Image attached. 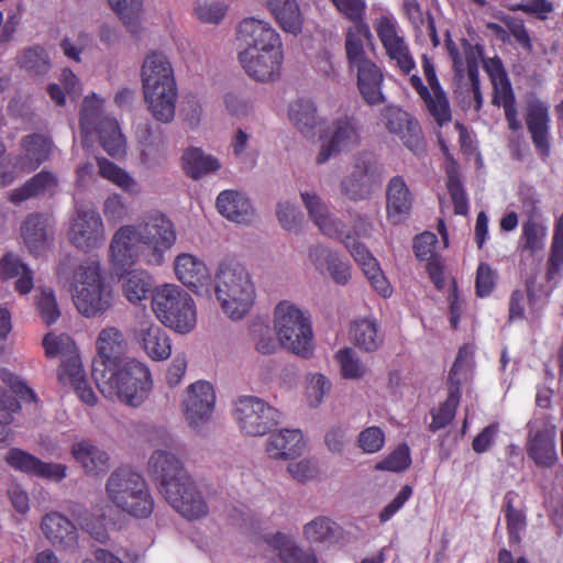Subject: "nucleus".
I'll list each match as a JSON object with an SVG mask.
<instances>
[{
	"label": "nucleus",
	"mask_w": 563,
	"mask_h": 563,
	"mask_svg": "<svg viewBox=\"0 0 563 563\" xmlns=\"http://www.w3.org/2000/svg\"><path fill=\"white\" fill-rule=\"evenodd\" d=\"M75 460L81 464L86 473L98 475L109 468V455L90 441H80L71 448Z\"/></svg>",
	"instance_id": "obj_39"
},
{
	"label": "nucleus",
	"mask_w": 563,
	"mask_h": 563,
	"mask_svg": "<svg viewBox=\"0 0 563 563\" xmlns=\"http://www.w3.org/2000/svg\"><path fill=\"white\" fill-rule=\"evenodd\" d=\"M125 340L122 332L114 328L108 327L100 331L97 341V357L92 362V371L96 367L104 366L106 371L119 365L118 361L125 350Z\"/></svg>",
	"instance_id": "obj_28"
},
{
	"label": "nucleus",
	"mask_w": 563,
	"mask_h": 563,
	"mask_svg": "<svg viewBox=\"0 0 563 563\" xmlns=\"http://www.w3.org/2000/svg\"><path fill=\"white\" fill-rule=\"evenodd\" d=\"M0 378L11 389V393L0 391V421L11 424L13 421L12 415L21 409L15 396L25 402L36 404L38 399L35 391L12 373L4 369L0 373Z\"/></svg>",
	"instance_id": "obj_23"
},
{
	"label": "nucleus",
	"mask_w": 563,
	"mask_h": 563,
	"mask_svg": "<svg viewBox=\"0 0 563 563\" xmlns=\"http://www.w3.org/2000/svg\"><path fill=\"white\" fill-rule=\"evenodd\" d=\"M516 494L514 492L506 493L504 497V511L507 525L509 544H518L521 541V532L527 527L526 515L522 510L516 509Z\"/></svg>",
	"instance_id": "obj_47"
},
{
	"label": "nucleus",
	"mask_w": 563,
	"mask_h": 563,
	"mask_svg": "<svg viewBox=\"0 0 563 563\" xmlns=\"http://www.w3.org/2000/svg\"><path fill=\"white\" fill-rule=\"evenodd\" d=\"M0 276L3 279L19 276L15 282V290L21 295L29 294L34 286L32 271L11 253L5 254L0 261Z\"/></svg>",
	"instance_id": "obj_40"
},
{
	"label": "nucleus",
	"mask_w": 563,
	"mask_h": 563,
	"mask_svg": "<svg viewBox=\"0 0 563 563\" xmlns=\"http://www.w3.org/2000/svg\"><path fill=\"white\" fill-rule=\"evenodd\" d=\"M495 287V273L487 263H481L476 271L475 289L478 297L488 296Z\"/></svg>",
	"instance_id": "obj_64"
},
{
	"label": "nucleus",
	"mask_w": 563,
	"mask_h": 563,
	"mask_svg": "<svg viewBox=\"0 0 563 563\" xmlns=\"http://www.w3.org/2000/svg\"><path fill=\"white\" fill-rule=\"evenodd\" d=\"M216 402L213 386L206 380L191 384L185 394L183 406L186 421L197 428L208 422L212 416Z\"/></svg>",
	"instance_id": "obj_18"
},
{
	"label": "nucleus",
	"mask_w": 563,
	"mask_h": 563,
	"mask_svg": "<svg viewBox=\"0 0 563 563\" xmlns=\"http://www.w3.org/2000/svg\"><path fill=\"white\" fill-rule=\"evenodd\" d=\"M375 30L389 59L395 60L405 75L410 74L416 63L404 36L398 34L396 21L389 16H380L376 21Z\"/></svg>",
	"instance_id": "obj_17"
},
{
	"label": "nucleus",
	"mask_w": 563,
	"mask_h": 563,
	"mask_svg": "<svg viewBox=\"0 0 563 563\" xmlns=\"http://www.w3.org/2000/svg\"><path fill=\"white\" fill-rule=\"evenodd\" d=\"M412 195L401 176L393 177L386 189V212L394 224L402 222L412 208Z\"/></svg>",
	"instance_id": "obj_29"
},
{
	"label": "nucleus",
	"mask_w": 563,
	"mask_h": 563,
	"mask_svg": "<svg viewBox=\"0 0 563 563\" xmlns=\"http://www.w3.org/2000/svg\"><path fill=\"white\" fill-rule=\"evenodd\" d=\"M374 185V175L369 164L357 158L350 175L341 180V192L351 201H361L371 197Z\"/></svg>",
	"instance_id": "obj_30"
},
{
	"label": "nucleus",
	"mask_w": 563,
	"mask_h": 563,
	"mask_svg": "<svg viewBox=\"0 0 563 563\" xmlns=\"http://www.w3.org/2000/svg\"><path fill=\"white\" fill-rule=\"evenodd\" d=\"M335 358L340 364L341 373L344 378L360 379L365 373V366L355 356V353L350 347L341 349L336 352Z\"/></svg>",
	"instance_id": "obj_53"
},
{
	"label": "nucleus",
	"mask_w": 563,
	"mask_h": 563,
	"mask_svg": "<svg viewBox=\"0 0 563 563\" xmlns=\"http://www.w3.org/2000/svg\"><path fill=\"white\" fill-rule=\"evenodd\" d=\"M357 442L363 452L369 454L376 453L380 451L385 444V433L379 427H368L361 431Z\"/></svg>",
	"instance_id": "obj_58"
},
{
	"label": "nucleus",
	"mask_w": 563,
	"mask_h": 563,
	"mask_svg": "<svg viewBox=\"0 0 563 563\" xmlns=\"http://www.w3.org/2000/svg\"><path fill=\"white\" fill-rule=\"evenodd\" d=\"M289 119L305 136L314 135L318 124L317 108L310 100H297L289 107Z\"/></svg>",
	"instance_id": "obj_45"
},
{
	"label": "nucleus",
	"mask_w": 563,
	"mask_h": 563,
	"mask_svg": "<svg viewBox=\"0 0 563 563\" xmlns=\"http://www.w3.org/2000/svg\"><path fill=\"white\" fill-rule=\"evenodd\" d=\"M53 142L38 133H32L21 139L19 154L15 156V166L24 173L36 170L49 158Z\"/></svg>",
	"instance_id": "obj_24"
},
{
	"label": "nucleus",
	"mask_w": 563,
	"mask_h": 563,
	"mask_svg": "<svg viewBox=\"0 0 563 563\" xmlns=\"http://www.w3.org/2000/svg\"><path fill=\"white\" fill-rule=\"evenodd\" d=\"M239 38L247 47L239 54L245 73L256 81L268 82L279 78L284 55L279 34L272 25L255 18H246L238 26Z\"/></svg>",
	"instance_id": "obj_3"
},
{
	"label": "nucleus",
	"mask_w": 563,
	"mask_h": 563,
	"mask_svg": "<svg viewBox=\"0 0 563 563\" xmlns=\"http://www.w3.org/2000/svg\"><path fill=\"white\" fill-rule=\"evenodd\" d=\"M216 296L223 312L232 320L242 319L255 299V286L243 264L227 258L216 274Z\"/></svg>",
	"instance_id": "obj_7"
},
{
	"label": "nucleus",
	"mask_w": 563,
	"mask_h": 563,
	"mask_svg": "<svg viewBox=\"0 0 563 563\" xmlns=\"http://www.w3.org/2000/svg\"><path fill=\"white\" fill-rule=\"evenodd\" d=\"M465 349L459 350L457 356L449 374L451 385L446 399L440 405L438 409L431 410L432 421L429 424V430L437 432L440 429L449 426L455 417L456 409L461 399L460 380L454 382V377L460 373L463 366Z\"/></svg>",
	"instance_id": "obj_22"
},
{
	"label": "nucleus",
	"mask_w": 563,
	"mask_h": 563,
	"mask_svg": "<svg viewBox=\"0 0 563 563\" xmlns=\"http://www.w3.org/2000/svg\"><path fill=\"white\" fill-rule=\"evenodd\" d=\"M20 67L34 76H43L48 73L51 62L44 47L34 45L23 51Z\"/></svg>",
	"instance_id": "obj_51"
},
{
	"label": "nucleus",
	"mask_w": 563,
	"mask_h": 563,
	"mask_svg": "<svg viewBox=\"0 0 563 563\" xmlns=\"http://www.w3.org/2000/svg\"><path fill=\"white\" fill-rule=\"evenodd\" d=\"M135 338L145 353L154 361L167 360L172 354V342L166 331L151 319L140 320Z\"/></svg>",
	"instance_id": "obj_26"
},
{
	"label": "nucleus",
	"mask_w": 563,
	"mask_h": 563,
	"mask_svg": "<svg viewBox=\"0 0 563 563\" xmlns=\"http://www.w3.org/2000/svg\"><path fill=\"white\" fill-rule=\"evenodd\" d=\"M305 449L303 435L299 430L284 429L269 435L266 452L275 460L292 459Z\"/></svg>",
	"instance_id": "obj_35"
},
{
	"label": "nucleus",
	"mask_w": 563,
	"mask_h": 563,
	"mask_svg": "<svg viewBox=\"0 0 563 563\" xmlns=\"http://www.w3.org/2000/svg\"><path fill=\"white\" fill-rule=\"evenodd\" d=\"M36 306L43 321L47 325L55 323L60 316L54 291L51 288L41 289Z\"/></svg>",
	"instance_id": "obj_55"
},
{
	"label": "nucleus",
	"mask_w": 563,
	"mask_h": 563,
	"mask_svg": "<svg viewBox=\"0 0 563 563\" xmlns=\"http://www.w3.org/2000/svg\"><path fill=\"white\" fill-rule=\"evenodd\" d=\"M372 37L371 30L366 23H357L350 29L345 38V52L350 68L369 62L364 49V40Z\"/></svg>",
	"instance_id": "obj_42"
},
{
	"label": "nucleus",
	"mask_w": 563,
	"mask_h": 563,
	"mask_svg": "<svg viewBox=\"0 0 563 563\" xmlns=\"http://www.w3.org/2000/svg\"><path fill=\"white\" fill-rule=\"evenodd\" d=\"M98 366L92 377L103 396L117 398L131 407L141 406L148 397L153 380L148 367L142 362L131 358L108 371Z\"/></svg>",
	"instance_id": "obj_5"
},
{
	"label": "nucleus",
	"mask_w": 563,
	"mask_h": 563,
	"mask_svg": "<svg viewBox=\"0 0 563 563\" xmlns=\"http://www.w3.org/2000/svg\"><path fill=\"white\" fill-rule=\"evenodd\" d=\"M41 530L44 537L58 549L75 550L78 547L76 526L58 511H51L43 516Z\"/></svg>",
	"instance_id": "obj_25"
},
{
	"label": "nucleus",
	"mask_w": 563,
	"mask_h": 563,
	"mask_svg": "<svg viewBox=\"0 0 563 563\" xmlns=\"http://www.w3.org/2000/svg\"><path fill=\"white\" fill-rule=\"evenodd\" d=\"M421 64L426 80L430 87L431 92L433 93V99L435 103H438L439 114L442 117L443 120L451 121L452 113L450 102L445 91L443 90L438 79L432 59L428 55L423 54L421 57Z\"/></svg>",
	"instance_id": "obj_46"
},
{
	"label": "nucleus",
	"mask_w": 563,
	"mask_h": 563,
	"mask_svg": "<svg viewBox=\"0 0 563 563\" xmlns=\"http://www.w3.org/2000/svg\"><path fill=\"white\" fill-rule=\"evenodd\" d=\"M181 162L185 174L192 179H199L220 168L217 158L211 155H206L202 150L197 147L188 148L183 154Z\"/></svg>",
	"instance_id": "obj_41"
},
{
	"label": "nucleus",
	"mask_w": 563,
	"mask_h": 563,
	"mask_svg": "<svg viewBox=\"0 0 563 563\" xmlns=\"http://www.w3.org/2000/svg\"><path fill=\"white\" fill-rule=\"evenodd\" d=\"M301 198L310 219L320 231L331 239L341 240L355 262L362 267L372 287L382 297H390L393 294L390 283L368 249L363 243L357 242L351 234H345V224L329 214L327 206L318 195L302 192Z\"/></svg>",
	"instance_id": "obj_4"
},
{
	"label": "nucleus",
	"mask_w": 563,
	"mask_h": 563,
	"mask_svg": "<svg viewBox=\"0 0 563 563\" xmlns=\"http://www.w3.org/2000/svg\"><path fill=\"white\" fill-rule=\"evenodd\" d=\"M386 129L397 135L415 154L424 152L426 143L419 122L408 112L397 107H386L383 112Z\"/></svg>",
	"instance_id": "obj_19"
},
{
	"label": "nucleus",
	"mask_w": 563,
	"mask_h": 563,
	"mask_svg": "<svg viewBox=\"0 0 563 563\" xmlns=\"http://www.w3.org/2000/svg\"><path fill=\"white\" fill-rule=\"evenodd\" d=\"M438 243V238L432 232H423L417 235L413 240V251L417 258L420 261H431L437 258L434 249Z\"/></svg>",
	"instance_id": "obj_60"
},
{
	"label": "nucleus",
	"mask_w": 563,
	"mask_h": 563,
	"mask_svg": "<svg viewBox=\"0 0 563 563\" xmlns=\"http://www.w3.org/2000/svg\"><path fill=\"white\" fill-rule=\"evenodd\" d=\"M325 261L332 279L339 285H346L351 279L349 263L342 261L335 253L332 252L327 253Z\"/></svg>",
	"instance_id": "obj_63"
},
{
	"label": "nucleus",
	"mask_w": 563,
	"mask_h": 563,
	"mask_svg": "<svg viewBox=\"0 0 563 563\" xmlns=\"http://www.w3.org/2000/svg\"><path fill=\"white\" fill-rule=\"evenodd\" d=\"M58 187L57 176L48 170H42L33 175L22 186L9 192V200L19 205L31 198L42 197L48 195L53 197Z\"/></svg>",
	"instance_id": "obj_33"
},
{
	"label": "nucleus",
	"mask_w": 563,
	"mask_h": 563,
	"mask_svg": "<svg viewBox=\"0 0 563 563\" xmlns=\"http://www.w3.org/2000/svg\"><path fill=\"white\" fill-rule=\"evenodd\" d=\"M234 418L243 434L261 437L277 426L279 412L258 397L242 396L235 401Z\"/></svg>",
	"instance_id": "obj_13"
},
{
	"label": "nucleus",
	"mask_w": 563,
	"mask_h": 563,
	"mask_svg": "<svg viewBox=\"0 0 563 563\" xmlns=\"http://www.w3.org/2000/svg\"><path fill=\"white\" fill-rule=\"evenodd\" d=\"M68 240L85 252L99 249L106 240V230L100 213L92 208H78L70 221Z\"/></svg>",
	"instance_id": "obj_15"
},
{
	"label": "nucleus",
	"mask_w": 563,
	"mask_h": 563,
	"mask_svg": "<svg viewBox=\"0 0 563 563\" xmlns=\"http://www.w3.org/2000/svg\"><path fill=\"white\" fill-rule=\"evenodd\" d=\"M263 541L277 552L283 563H318L316 554L299 547L290 534L278 531L265 534Z\"/></svg>",
	"instance_id": "obj_32"
},
{
	"label": "nucleus",
	"mask_w": 563,
	"mask_h": 563,
	"mask_svg": "<svg viewBox=\"0 0 563 563\" xmlns=\"http://www.w3.org/2000/svg\"><path fill=\"white\" fill-rule=\"evenodd\" d=\"M152 309L157 319L179 333L190 332L197 322L191 296L176 285L157 287L152 296Z\"/></svg>",
	"instance_id": "obj_10"
},
{
	"label": "nucleus",
	"mask_w": 563,
	"mask_h": 563,
	"mask_svg": "<svg viewBox=\"0 0 563 563\" xmlns=\"http://www.w3.org/2000/svg\"><path fill=\"white\" fill-rule=\"evenodd\" d=\"M47 218L42 213L29 214L21 227L22 238L29 251L41 255L48 246Z\"/></svg>",
	"instance_id": "obj_37"
},
{
	"label": "nucleus",
	"mask_w": 563,
	"mask_h": 563,
	"mask_svg": "<svg viewBox=\"0 0 563 563\" xmlns=\"http://www.w3.org/2000/svg\"><path fill=\"white\" fill-rule=\"evenodd\" d=\"M14 470L41 478L62 481L66 477V466L59 463H46L18 448L10 449L4 457Z\"/></svg>",
	"instance_id": "obj_21"
},
{
	"label": "nucleus",
	"mask_w": 563,
	"mask_h": 563,
	"mask_svg": "<svg viewBox=\"0 0 563 563\" xmlns=\"http://www.w3.org/2000/svg\"><path fill=\"white\" fill-rule=\"evenodd\" d=\"M274 318L279 344L295 354L308 357L313 349L310 318L289 301H280L276 306Z\"/></svg>",
	"instance_id": "obj_11"
},
{
	"label": "nucleus",
	"mask_w": 563,
	"mask_h": 563,
	"mask_svg": "<svg viewBox=\"0 0 563 563\" xmlns=\"http://www.w3.org/2000/svg\"><path fill=\"white\" fill-rule=\"evenodd\" d=\"M101 106L102 100L95 93L84 100L79 117L82 144L87 142L89 134L95 131L108 155L114 158L121 157L125 154V137L114 118L100 115Z\"/></svg>",
	"instance_id": "obj_12"
},
{
	"label": "nucleus",
	"mask_w": 563,
	"mask_h": 563,
	"mask_svg": "<svg viewBox=\"0 0 563 563\" xmlns=\"http://www.w3.org/2000/svg\"><path fill=\"white\" fill-rule=\"evenodd\" d=\"M446 187L453 202L454 212L461 216L467 214L468 200L459 177L450 175L448 178Z\"/></svg>",
	"instance_id": "obj_59"
},
{
	"label": "nucleus",
	"mask_w": 563,
	"mask_h": 563,
	"mask_svg": "<svg viewBox=\"0 0 563 563\" xmlns=\"http://www.w3.org/2000/svg\"><path fill=\"white\" fill-rule=\"evenodd\" d=\"M409 81H410V85L412 86V88L418 93V96L424 102L428 112L434 119V121L440 126H443L444 124L449 123L450 122L449 120H443L442 117L439 114V107H438V103H435V101L433 99V93L422 82V79L417 74H413L410 76Z\"/></svg>",
	"instance_id": "obj_56"
},
{
	"label": "nucleus",
	"mask_w": 563,
	"mask_h": 563,
	"mask_svg": "<svg viewBox=\"0 0 563 563\" xmlns=\"http://www.w3.org/2000/svg\"><path fill=\"white\" fill-rule=\"evenodd\" d=\"M99 175L131 195L140 194L136 180L123 168L106 157H97Z\"/></svg>",
	"instance_id": "obj_43"
},
{
	"label": "nucleus",
	"mask_w": 563,
	"mask_h": 563,
	"mask_svg": "<svg viewBox=\"0 0 563 563\" xmlns=\"http://www.w3.org/2000/svg\"><path fill=\"white\" fill-rule=\"evenodd\" d=\"M217 209L228 220L249 223L253 218V207L249 198L236 190H223L217 198Z\"/></svg>",
	"instance_id": "obj_36"
},
{
	"label": "nucleus",
	"mask_w": 563,
	"mask_h": 563,
	"mask_svg": "<svg viewBox=\"0 0 563 563\" xmlns=\"http://www.w3.org/2000/svg\"><path fill=\"white\" fill-rule=\"evenodd\" d=\"M509 10L512 12H523L536 16L537 19L544 21L553 12L554 5L549 0H529L528 2H519L511 4Z\"/></svg>",
	"instance_id": "obj_57"
},
{
	"label": "nucleus",
	"mask_w": 563,
	"mask_h": 563,
	"mask_svg": "<svg viewBox=\"0 0 563 563\" xmlns=\"http://www.w3.org/2000/svg\"><path fill=\"white\" fill-rule=\"evenodd\" d=\"M69 286L75 307L82 316L96 317L110 308L112 291L104 285L97 258L84 260L74 271Z\"/></svg>",
	"instance_id": "obj_9"
},
{
	"label": "nucleus",
	"mask_w": 563,
	"mask_h": 563,
	"mask_svg": "<svg viewBox=\"0 0 563 563\" xmlns=\"http://www.w3.org/2000/svg\"><path fill=\"white\" fill-rule=\"evenodd\" d=\"M336 523L328 517L320 516L303 527V534L310 542L330 541L335 537Z\"/></svg>",
	"instance_id": "obj_52"
},
{
	"label": "nucleus",
	"mask_w": 563,
	"mask_h": 563,
	"mask_svg": "<svg viewBox=\"0 0 563 563\" xmlns=\"http://www.w3.org/2000/svg\"><path fill=\"white\" fill-rule=\"evenodd\" d=\"M148 472L167 503L184 518L196 520L207 516V503L175 454L154 451L148 461Z\"/></svg>",
	"instance_id": "obj_2"
},
{
	"label": "nucleus",
	"mask_w": 563,
	"mask_h": 563,
	"mask_svg": "<svg viewBox=\"0 0 563 563\" xmlns=\"http://www.w3.org/2000/svg\"><path fill=\"white\" fill-rule=\"evenodd\" d=\"M144 99L152 115L163 123L173 121L177 100V85L168 58L159 52L146 55L142 66Z\"/></svg>",
	"instance_id": "obj_6"
},
{
	"label": "nucleus",
	"mask_w": 563,
	"mask_h": 563,
	"mask_svg": "<svg viewBox=\"0 0 563 563\" xmlns=\"http://www.w3.org/2000/svg\"><path fill=\"white\" fill-rule=\"evenodd\" d=\"M357 87L363 99L368 104H380L385 101L382 92L384 75L382 69L372 60L355 66Z\"/></svg>",
	"instance_id": "obj_34"
},
{
	"label": "nucleus",
	"mask_w": 563,
	"mask_h": 563,
	"mask_svg": "<svg viewBox=\"0 0 563 563\" xmlns=\"http://www.w3.org/2000/svg\"><path fill=\"white\" fill-rule=\"evenodd\" d=\"M556 431L553 426H544L530 435L527 443L528 456L542 467H552L556 460L555 450Z\"/></svg>",
	"instance_id": "obj_31"
},
{
	"label": "nucleus",
	"mask_w": 563,
	"mask_h": 563,
	"mask_svg": "<svg viewBox=\"0 0 563 563\" xmlns=\"http://www.w3.org/2000/svg\"><path fill=\"white\" fill-rule=\"evenodd\" d=\"M351 331L355 344L366 352L376 351L383 343V338L378 334V325L375 320L366 318L356 320Z\"/></svg>",
	"instance_id": "obj_48"
},
{
	"label": "nucleus",
	"mask_w": 563,
	"mask_h": 563,
	"mask_svg": "<svg viewBox=\"0 0 563 563\" xmlns=\"http://www.w3.org/2000/svg\"><path fill=\"white\" fill-rule=\"evenodd\" d=\"M266 5L285 32L295 35L301 32L303 19L296 0H267Z\"/></svg>",
	"instance_id": "obj_38"
},
{
	"label": "nucleus",
	"mask_w": 563,
	"mask_h": 563,
	"mask_svg": "<svg viewBox=\"0 0 563 563\" xmlns=\"http://www.w3.org/2000/svg\"><path fill=\"white\" fill-rule=\"evenodd\" d=\"M487 71L493 86L492 103L504 109L509 130L516 132L521 129V122L518 120L516 96L501 60L493 59Z\"/></svg>",
	"instance_id": "obj_16"
},
{
	"label": "nucleus",
	"mask_w": 563,
	"mask_h": 563,
	"mask_svg": "<svg viewBox=\"0 0 563 563\" xmlns=\"http://www.w3.org/2000/svg\"><path fill=\"white\" fill-rule=\"evenodd\" d=\"M547 227L534 218H529L522 223L521 250L531 255L544 249Z\"/></svg>",
	"instance_id": "obj_50"
},
{
	"label": "nucleus",
	"mask_w": 563,
	"mask_h": 563,
	"mask_svg": "<svg viewBox=\"0 0 563 563\" xmlns=\"http://www.w3.org/2000/svg\"><path fill=\"white\" fill-rule=\"evenodd\" d=\"M125 277L122 282L124 297L132 303H137L147 298L152 288L151 276L145 271H126L118 276Z\"/></svg>",
	"instance_id": "obj_44"
},
{
	"label": "nucleus",
	"mask_w": 563,
	"mask_h": 563,
	"mask_svg": "<svg viewBox=\"0 0 563 563\" xmlns=\"http://www.w3.org/2000/svg\"><path fill=\"white\" fill-rule=\"evenodd\" d=\"M109 500L121 511L144 519L154 510V499L144 477L131 467H119L106 483Z\"/></svg>",
	"instance_id": "obj_8"
},
{
	"label": "nucleus",
	"mask_w": 563,
	"mask_h": 563,
	"mask_svg": "<svg viewBox=\"0 0 563 563\" xmlns=\"http://www.w3.org/2000/svg\"><path fill=\"white\" fill-rule=\"evenodd\" d=\"M526 124L536 148L542 154H548L550 150L549 106L537 98L530 100L527 106Z\"/></svg>",
	"instance_id": "obj_27"
},
{
	"label": "nucleus",
	"mask_w": 563,
	"mask_h": 563,
	"mask_svg": "<svg viewBox=\"0 0 563 563\" xmlns=\"http://www.w3.org/2000/svg\"><path fill=\"white\" fill-rule=\"evenodd\" d=\"M174 271L179 282L197 295H209L211 274L202 260L190 253H180L174 261Z\"/></svg>",
	"instance_id": "obj_20"
},
{
	"label": "nucleus",
	"mask_w": 563,
	"mask_h": 563,
	"mask_svg": "<svg viewBox=\"0 0 563 563\" xmlns=\"http://www.w3.org/2000/svg\"><path fill=\"white\" fill-rule=\"evenodd\" d=\"M331 389V382L322 374H314L307 387V397L310 407H318Z\"/></svg>",
	"instance_id": "obj_62"
},
{
	"label": "nucleus",
	"mask_w": 563,
	"mask_h": 563,
	"mask_svg": "<svg viewBox=\"0 0 563 563\" xmlns=\"http://www.w3.org/2000/svg\"><path fill=\"white\" fill-rule=\"evenodd\" d=\"M227 7L217 1L198 3L195 8L197 18L205 23L218 24L224 18Z\"/></svg>",
	"instance_id": "obj_61"
},
{
	"label": "nucleus",
	"mask_w": 563,
	"mask_h": 563,
	"mask_svg": "<svg viewBox=\"0 0 563 563\" xmlns=\"http://www.w3.org/2000/svg\"><path fill=\"white\" fill-rule=\"evenodd\" d=\"M177 240L174 222L163 212L144 214L133 224L120 227L112 235L109 256L115 274H122L143 261L150 266H162L165 254Z\"/></svg>",
	"instance_id": "obj_1"
},
{
	"label": "nucleus",
	"mask_w": 563,
	"mask_h": 563,
	"mask_svg": "<svg viewBox=\"0 0 563 563\" xmlns=\"http://www.w3.org/2000/svg\"><path fill=\"white\" fill-rule=\"evenodd\" d=\"M112 10L123 22L128 31L139 34L141 30L142 0H108Z\"/></svg>",
	"instance_id": "obj_49"
},
{
	"label": "nucleus",
	"mask_w": 563,
	"mask_h": 563,
	"mask_svg": "<svg viewBox=\"0 0 563 563\" xmlns=\"http://www.w3.org/2000/svg\"><path fill=\"white\" fill-rule=\"evenodd\" d=\"M361 132L362 124L356 118L343 115L334 119L327 129V141L321 145L317 163L319 165L324 164L332 156L358 146Z\"/></svg>",
	"instance_id": "obj_14"
},
{
	"label": "nucleus",
	"mask_w": 563,
	"mask_h": 563,
	"mask_svg": "<svg viewBox=\"0 0 563 563\" xmlns=\"http://www.w3.org/2000/svg\"><path fill=\"white\" fill-rule=\"evenodd\" d=\"M411 464L410 451L407 444H400L375 466L379 471L402 472Z\"/></svg>",
	"instance_id": "obj_54"
}]
</instances>
